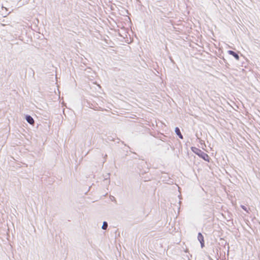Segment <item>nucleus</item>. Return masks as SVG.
<instances>
[{"mask_svg": "<svg viewBox=\"0 0 260 260\" xmlns=\"http://www.w3.org/2000/svg\"><path fill=\"white\" fill-rule=\"evenodd\" d=\"M107 139L109 141H114V138L112 136H108Z\"/></svg>", "mask_w": 260, "mask_h": 260, "instance_id": "9", "label": "nucleus"}, {"mask_svg": "<svg viewBox=\"0 0 260 260\" xmlns=\"http://www.w3.org/2000/svg\"><path fill=\"white\" fill-rule=\"evenodd\" d=\"M226 244H227V245H229V243L226 241V242H225V244H224V245H226Z\"/></svg>", "mask_w": 260, "mask_h": 260, "instance_id": "14", "label": "nucleus"}, {"mask_svg": "<svg viewBox=\"0 0 260 260\" xmlns=\"http://www.w3.org/2000/svg\"><path fill=\"white\" fill-rule=\"evenodd\" d=\"M170 59L171 61L172 62H174V61H173V59L172 58V57H170Z\"/></svg>", "mask_w": 260, "mask_h": 260, "instance_id": "13", "label": "nucleus"}, {"mask_svg": "<svg viewBox=\"0 0 260 260\" xmlns=\"http://www.w3.org/2000/svg\"><path fill=\"white\" fill-rule=\"evenodd\" d=\"M137 2H139V3H141L140 1V0H137Z\"/></svg>", "mask_w": 260, "mask_h": 260, "instance_id": "17", "label": "nucleus"}, {"mask_svg": "<svg viewBox=\"0 0 260 260\" xmlns=\"http://www.w3.org/2000/svg\"><path fill=\"white\" fill-rule=\"evenodd\" d=\"M241 207L243 210L246 211L247 213H248V210L246 206H245L244 205H241Z\"/></svg>", "mask_w": 260, "mask_h": 260, "instance_id": "7", "label": "nucleus"}, {"mask_svg": "<svg viewBox=\"0 0 260 260\" xmlns=\"http://www.w3.org/2000/svg\"><path fill=\"white\" fill-rule=\"evenodd\" d=\"M108 226V222L106 221H104L103 222V225H102V229L103 230H106L107 229Z\"/></svg>", "mask_w": 260, "mask_h": 260, "instance_id": "6", "label": "nucleus"}, {"mask_svg": "<svg viewBox=\"0 0 260 260\" xmlns=\"http://www.w3.org/2000/svg\"><path fill=\"white\" fill-rule=\"evenodd\" d=\"M190 149L191 151L196 155H197L199 157L202 158L206 161H207L208 162H210L211 158L207 153H205L201 149L194 146L191 147Z\"/></svg>", "mask_w": 260, "mask_h": 260, "instance_id": "1", "label": "nucleus"}, {"mask_svg": "<svg viewBox=\"0 0 260 260\" xmlns=\"http://www.w3.org/2000/svg\"><path fill=\"white\" fill-rule=\"evenodd\" d=\"M225 66L228 67V66H230V64L228 63V64H225Z\"/></svg>", "mask_w": 260, "mask_h": 260, "instance_id": "16", "label": "nucleus"}, {"mask_svg": "<svg viewBox=\"0 0 260 260\" xmlns=\"http://www.w3.org/2000/svg\"><path fill=\"white\" fill-rule=\"evenodd\" d=\"M229 248H230V247L229 246V247H228V250L229 249Z\"/></svg>", "mask_w": 260, "mask_h": 260, "instance_id": "20", "label": "nucleus"}, {"mask_svg": "<svg viewBox=\"0 0 260 260\" xmlns=\"http://www.w3.org/2000/svg\"><path fill=\"white\" fill-rule=\"evenodd\" d=\"M24 119L30 124L34 125L35 124V120L33 118L28 114L24 115Z\"/></svg>", "mask_w": 260, "mask_h": 260, "instance_id": "4", "label": "nucleus"}, {"mask_svg": "<svg viewBox=\"0 0 260 260\" xmlns=\"http://www.w3.org/2000/svg\"><path fill=\"white\" fill-rule=\"evenodd\" d=\"M65 2V0H61V3H63V2Z\"/></svg>", "mask_w": 260, "mask_h": 260, "instance_id": "15", "label": "nucleus"}, {"mask_svg": "<svg viewBox=\"0 0 260 260\" xmlns=\"http://www.w3.org/2000/svg\"><path fill=\"white\" fill-rule=\"evenodd\" d=\"M222 59H223V61L224 62V63H225V64H228V62H227L225 58H224L223 57H222Z\"/></svg>", "mask_w": 260, "mask_h": 260, "instance_id": "11", "label": "nucleus"}, {"mask_svg": "<svg viewBox=\"0 0 260 260\" xmlns=\"http://www.w3.org/2000/svg\"><path fill=\"white\" fill-rule=\"evenodd\" d=\"M175 133L176 135L181 139H183V136L181 133L180 129L178 127H176L175 128Z\"/></svg>", "mask_w": 260, "mask_h": 260, "instance_id": "5", "label": "nucleus"}, {"mask_svg": "<svg viewBox=\"0 0 260 260\" xmlns=\"http://www.w3.org/2000/svg\"><path fill=\"white\" fill-rule=\"evenodd\" d=\"M107 157V155L105 154V156H104L105 161H106V159Z\"/></svg>", "mask_w": 260, "mask_h": 260, "instance_id": "12", "label": "nucleus"}, {"mask_svg": "<svg viewBox=\"0 0 260 260\" xmlns=\"http://www.w3.org/2000/svg\"><path fill=\"white\" fill-rule=\"evenodd\" d=\"M164 137H166V136L163 135V137H159L158 138H159V140H161V141H162L165 142V140Z\"/></svg>", "mask_w": 260, "mask_h": 260, "instance_id": "10", "label": "nucleus"}, {"mask_svg": "<svg viewBox=\"0 0 260 260\" xmlns=\"http://www.w3.org/2000/svg\"><path fill=\"white\" fill-rule=\"evenodd\" d=\"M20 0H16V1H20Z\"/></svg>", "mask_w": 260, "mask_h": 260, "instance_id": "19", "label": "nucleus"}, {"mask_svg": "<svg viewBox=\"0 0 260 260\" xmlns=\"http://www.w3.org/2000/svg\"><path fill=\"white\" fill-rule=\"evenodd\" d=\"M198 240L200 243L201 247L202 248L205 247V241H204V237L203 234L199 232L198 234Z\"/></svg>", "mask_w": 260, "mask_h": 260, "instance_id": "2", "label": "nucleus"}, {"mask_svg": "<svg viewBox=\"0 0 260 260\" xmlns=\"http://www.w3.org/2000/svg\"><path fill=\"white\" fill-rule=\"evenodd\" d=\"M223 239L222 238H220V240H223Z\"/></svg>", "mask_w": 260, "mask_h": 260, "instance_id": "18", "label": "nucleus"}, {"mask_svg": "<svg viewBox=\"0 0 260 260\" xmlns=\"http://www.w3.org/2000/svg\"><path fill=\"white\" fill-rule=\"evenodd\" d=\"M228 53L229 54L233 56L237 60L240 59V52L239 51L236 52L233 50H229L228 51Z\"/></svg>", "mask_w": 260, "mask_h": 260, "instance_id": "3", "label": "nucleus"}, {"mask_svg": "<svg viewBox=\"0 0 260 260\" xmlns=\"http://www.w3.org/2000/svg\"><path fill=\"white\" fill-rule=\"evenodd\" d=\"M123 151H125V153L122 156V158H125L128 155V151L123 150Z\"/></svg>", "mask_w": 260, "mask_h": 260, "instance_id": "8", "label": "nucleus"}]
</instances>
